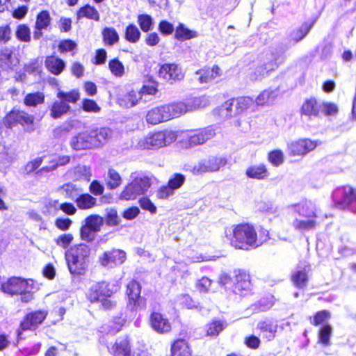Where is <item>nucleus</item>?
Masks as SVG:
<instances>
[{
	"mask_svg": "<svg viewBox=\"0 0 356 356\" xmlns=\"http://www.w3.org/2000/svg\"><path fill=\"white\" fill-rule=\"evenodd\" d=\"M254 104L250 97H241L236 99H229L225 102L220 108L221 115L230 118L242 113Z\"/></svg>",
	"mask_w": 356,
	"mask_h": 356,
	"instance_id": "nucleus-10",
	"label": "nucleus"
},
{
	"mask_svg": "<svg viewBox=\"0 0 356 356\" xmlns=\"http://www.w3.org/2000/svg\"><path fill=\"white\" fill-rule=\"evenodd\" d=\"M330 318V313L327 310H322L316 314L312 323L315 325H319L323 324Z\"/></svg>",
	"mask_w": 356,
	"mask_h": 356,
	"instance_id": "nucleus-62",
	"label": "nucleus"
},
{
	"mask_svg": "<svg viewBox=\"0 0 356 356\" xmlns=\"http://www.w3.org/2000/svg\"><path fill=\"white\" fill-rule=\"evenodd\" d=\"M76 43L70 39L61 40L58 44V49L60 52H67L74 50L76 47Z\"/></svg>",
	"mask_w": 356,
	"mask_h": 356,
	"instance_id": "nucleus-63",
	"label": "nucleus"
},
{
	"mask_svg": "<svg viewBox=\"0 0 356 356\" xmlns=\"http://www.w3.org/2000/svg\"><path fill=\"white\" fill-rule=\"evenodd\" d=\"M75 202L80 209L85 210L94 207L97 204V200L90 194L82 192Z\"/></svg>",
	"mask_w": 356,
	"mask_h": 356,
	"instance_id": "nucleus-38",
	"label": "nucleus"
},
{
	"mask_svg": "<svg viewBox=\"0 0 356 356\" xmlns=\"http://www.w3.org/2000/svg\"><path fill=\"white\" fill-rule=\"evenodd\" d=\"M234 273L235 275L234 293L241 296H245L252 289L250 275L241 270H235Z\"/></svg>",
	"mask_w": 356,
	"mask_h": 356,
	"instance_id": "nucleus-18",
	"label": "nucleus"
},
{
	"mask_svg": "<svg viewBox=\"0 0 356 356\" xmlns=\"http://www.w3.org/2000/svg\"><path fill=\"white\" fill-rule=\"evenodd\" d=\"M169 120L165 106H160L149 110L146 115V121L151 124H157Z\"/></svg>",
	"mask_w": 356,
	"mask_h": 356,
	"instance_id": "nucleus-26",
	"label": "nucleus"
},
{
	"mask_svg": "<svg viewBox=\"0 0 356 356\" xmlns=\"http://www.w3.org/2000/svg\"><path fill=\"white\" fill-rule=\"evenodd\" d=\"M86 17L95 21L99 20V14L97 10L90 5H86L81 7L77 12V18Z\"/></svg>",
	"mask_w": 356,
	"mask_h": 356,
	"instance_id": "nucleus-39",
	"label": "nucleus"
},
{
	"mask_svg": "<svg viewBox=\"0 0 356 356\" xmlns=\"http://www.w3.org/2000/svg\"><path fill=\"white\" fill-rule=\"evenodd\" d=\"M321 106L317 103L316 99L310 98L303 103L301 107V116L302 120H310L316 118L320 111Z\"/></svg>",
	"mask_w": 356,
	"mask_h": 356,
	"instance_id": "nucleus-25",
	"label": "nucleus"
},
{
	"mask_svg": "<svg viewBox=\"0 0 356 356\" xmlns=\"http://www.w3.org/2000/svg\"><path fill=\"white\" fill-rule=\"evenodd\" d=\"M225 325L220 321H213L207 325V334L209 336L216 337L222 331Z\"/></svg>",
	"mask_w": 356,
	"mask_h": 356,
	"instance_id": "nucleus-53",
	"label": "nucleus"
},
{
	"mask_svg": "<svg viewBox=\"0 0 356 356\" xmlns=\"http://www.w3.org/2000/svg\"><path fill=\"white\" fill-rule=\"evenodd\" d=\"M141 98L142 95L140 92L132 90L120 95L118 103L122 108H131L136 106Z\"/></svg>",
	"mask_w": 356,
	"mask_h": 356,
	"instance_id": "nucleus-28",
	"label": "nucleus"
},
{
	"mask_svg": "<svg viewBox=\"0 0 356 356\" xmlns=\"http://www.w3.org/2000/svg\"><path fill=\"white\" fill-rule=\"evenodd\" d=\"M132 181L127 184L120 195L124 200H135L138 196L145 195L152 185L151 179L145 175L131 173Z\"/></svg>",
	"mask_w": 356,
	"mask_h": 356,
	"instance_id": "nucleus-6",
	"label": "nucleus"
},
{
	"mask_svg": "<svg viewBox=\"0 0 356 356\" xmlns=\"http://www.w3.org/2000/svg\"><path fill=\"white\" fill-rule=\"evenodd\" d=\"M15 35L17 38L22 42H29L31 41V31L26 24H19L17 26Z\"/></svg>",
	"mask_w": 356,
	"mask_h": 356,
	"instance_id": "nucleus-48",
	"label": "nucleus"
},
{
	"mask_svg": "<svg viewBox=\"0 0 356 356\" xmlns=\"http://www.w3.org/2000/svg\"><path fill=\"white\" fill-rule=\"evenodd\" d=\"M335 207L356 213V190L350 186L337 188L332 193Z\"/></svg>",
	"mask_w": 356,
	"mask_h": 356,
	"instance_id": "nucleus-7",
	"label": "nucleus"
},
{
	"mask_svg": "<svg viewBox=\"0 0 356 356\" xmlns=\"http://www.w3.org/2000/svg\"><path fill=\"white\" fill-rule=\"evenodd\" d=\"M108 68L111 73L117 77H122L124 74V67L118 58H113L109 61Z\"/></svg>",
	"mask_w": 356,
	"mask_h": 356,
	"instance_id": "nucleus-49",
	"label": "nucleus"
},
{
	"mask_svg": "<svg viewBox=\"0 0 356 356\" xmlns=\"http://www.w3.org/2000/svg\"><path fill=\"white\" fill-rule=\"evenodd\" d=\"M140 31L134 24H129L125 29L124 38L131 43H136L140 38Z\"/></svg>",
	"mask_w": 356,
	"mask_h": 356,
	"instance_id": "nucleus-46",
	"label": "nucleus"
},
{
	"mask_svg": "<svg viewBox=\"0 0 356 356\" xmlns=\"http://www.w3.org/2000/svg\"><path fill=\"white\" fill-rule=\"evenodd\" d=\"M310 27L307 24L302 25L300 28L293 30L289 35V42L295 44L302 40L309 32Z\"/></svg>",
	"mask_w": 356,
	"mask_h": 356,
	"instance_id": "nucleus-40",
	"label": "nucleus"
},
{
	"mask_svg": "<svg viewBox=\"0 0 356 356\" xmlns=\"http://www.w3.org/2000/svg\"><path fill=\"white\" fill-rule=\"evenodd\" d=\"M245 175L251 179H264L269 174L266 166L260 164L248 167L246 169Z\"/></svg>",
	"mask_w": 356,
	"mask_h": 356,
	"instance_id": "nucleus-34",
	"label": "nucleus"
},
{
	"mask_svg": "<svg viewBox=\"0 0 356 356\" xmlns=\"http://www.w3.org/2000/svg\"><path fill=\"white\" fill-rule=\"evenodd\" d=\"M91 249L84 243L74 245L68 248L65 257L69 271L74 275L86 273L89 264Z\"/></svg>",
	"mask_w": 356,
	"mask_h": 356,
	"instance_id": "nucleus-1",
	"label": "nucleus"
},
{
	"mask_svg": "<svg viewBox=\"0 0 356 356\" xmlns=\"http://www.w3.org/2000/svg\"><path fill=\"white\" fill-rule=\"evenodd\" d=\"M309 270V266L300 268L292 275V281L294 285L299 289H304L307 286L308 282L307 273Z\"/></svg>",
	"mask_w": 356,
	"mask_h": 356,
	"instance_id": "nucleus-32",
	"label": "nucleus"
},
{
	"mask_svg": "<svg viewBox=\"0 0 356 356\" xmlns=\"http://www.w3.org/2000/svg\"><path fill=\"white\" fill-rule=\"evenodd\" d=\"M94 147H99L108 142L113 136V131L108 127H100L90 131Z\"/></svg>",
	"mask_w": 356,
	"mask_h": 356,
	"instance_id": "nucleus-24",
	"label": "nucleus"
},
{
	"mask_svg": "<svg viewBox=\"0 0 356 356\" xmlns=\"http://www.w3.org/2000/svg\"><path fill=\"white\" fill-rule=\"evenodd\" d=\"M47 316L45 310H38L27 314L20 323V330L17 331L18 337L22 334L21 330H34L40 325Z\"/></svg>",
	"mask_w": 356,
	"mask_h": 356,
	"instance_id": "nucleus-15",
	"label": "nucleus"
},
{
	"mask_svg": "<svg viewBox=\"0 0 356 356\" xmlns=\"http://www.w3.org/2000/svg\"><path fill=\"white\" fill-rule=\"evenodd\" d=\"M227 163V159L225 156H210L194 165L193 172L195 175H200L205 172H216Z\"/></svg>",
	"mask_w": 356,
	"mask_h": 356,
	"instance_id": "nucleus-11",
	"label": "nucleus"
},
{
	"mask_svg": "<svg viewBox=\"0 0 356 356\" xmlns=\"http://www.w3.org/2000/svg\"><path fill=\"white\" fill-rule=\"evenodd\" d=\"M126 259L125 252L121 250H113L104 252L99 257L100 264L104 267L113 268L122 264Z\"/></svg>",
	"mask_w": 356,
	"mask_h": 356,
	"instance_id": "nucleus-19",
	"label": "nucleus"
},
{
	"mask_svg": "<svg viewBox=\"0 0 356 356\" xmlns=\"http://www.w3.org/2000/svg\"><path fill=\"white\" fill-rule=\"evenodd\" d=\"M149 323L152 328L158 333H167L171 330L168 319L158 312H153L150 315Z\"/></svg>",
	"mask_w": 356,
	"mask_h": 356,
	"instance_id": "nucleus-23",
	"label": "nucleus"
},
{
	"mask_svg": "<svg viewBox=\"0 0 356 356\" xmlns=\"http://www.w3.org/2000/svg\"><path fill=\"white\" fill-rule=\"evenodd\" d=\"M74 175L77 179H83L87 181L90 180L92 176L90 168L86 165H78L75 168Z\"/></svg>",
	"mask_w": 356,
	"mask_h": 356,
	"instance_id": "nucleus-54",
	"label": "nucleus"
},
{
	"mask_svg": "<svg viewBox=\"0 0 356 356\" xmlns=\"http://www.w3.org/2000/svg\"><path fill=\"white\" fill-rule=\"evenodd\" d=\"M273 305V302L268 298H261L257 302L251 306V309L257 312H265L270 309Z\"/></svg>",
	"mask_w": 356,
	"mask_h": 356,
	"instance_id": "nucleus-56",
	"label": "nucleus"
},
{
	"mask_svg": "<svg viewBox=\"0 0 356 356\" xmlns=\"http://www.w3.org/2000/svg\"><path fill=\"white\" fill-rule=\"evenodd\" d=\"M293 211L294 220L292 225L295 229L305 232L313 229L316 226V207L309 200L302 201L291 206Z\"/></svg>",
	"mask_w": 356,
	"mask_h": 356,
	"instance_id": "nucleus-2",
	"label": "nucleus"
},
{
	"mask_svg": "<svg viewBox=\"0 0 356 356\" xmlns=\"http://www.w3.org/2000/svg\"><path fill=\"white\" fill-rule=\"evenodd\" d=\"M159 76L170 84L184 79V74L181 68L175 63H165L161 66Z\"/></svg>",
	"mask_w": 356,
	"mask_h": 356,
	"instance_id": "nucleus-17",
	"label": "nucleus"
},
{
	"mask_svg": "<svg viewBox=\"0 0 356 356\" xmlns=\"http://www.w3.org/2000/svg\"><path fill=\"white\" fill-rule=\"evenodd\" d=\"M35 289L33 280H25L18 277L10 278L1 284V290L11 296L20 295L23 302H29L33 298Z\"/></svg>",
	"mask_w": 356,
	"mask_h": 356,
	"instance_id": "nucleus-4",
	"label": "nucleus"
},
{
	"mask_svg": "<svg viewBox=\"0 0 356 356\" xmlns=\"http://www.w3.org/2000/svg\"><path fill=\"white\" fill-rule=\"evenodd\" d=\"M95 290H99L102 298H110L117 291V288L106 282H100L95 283Z\"/></svg>",
	"mask_w": 356,
	"mask_h": 356,
	"instance_id": "nucleus-44",
	"label": "nucleus"
},
{
	"mask_svg": "<svg viewBox=\"0 0 356 356\" xmlns=\"http://www.w3.org/2000/svg\"><path fill=\"white\" fill-rule=\"evenodd\" d=\"M83 223L97 233L100 231L104 220L103 218L98 215H90L84 220Z\"/></svg>",
	"mask_w": 356,
	"mask_h": 356,
	"instance_id": "nucleus-45",
	"label": "nucleus"
},
{
	"mask_svg": "<svg viewBox=\"0 0 356 356\" xmlns=\"http://www.w3.org/2000/svg\"><path fill=\"white\" fill-rule=\"evenodd\" d=\"M18 63L12 49L3 47L0 49V65L4 70H12Z\"/></svg>",
	"mask_w": 356,
	"mask_h": 356,
	"instance_id": "nucleus-27",
	"label": "nucleus"
},
{
	"mask_svg": "<svg viewBox=\"0 0 356 356\" xmlns=\"http://www.w3.org/2000/svg\"><path fill=\"white\" fill-rule=\"evenodd\" d=\"M70 109V106L60 99L59 101H55L51 107L50 115L54 119L60 118L62 115L66 114Z\"/></svg>",
	"mask_w": 356,
	"mask_h": 356,
	"instance_id": "nucleus-37",
	"label": "nucleus"
},
{
	"mask_svg": "<svg viewBox=\"0 0 356 356\" xmlns=\"http://www.w3.org/2000/svg\"><path fill=\"white\" fill-rule=\"evenodd\" d=\"M198 33L195 31L188 29L184 24L179 23L175 29V38L179 41H184L197 38Z\"/></svg>",
	"mask_w": 356,
	"mask_h": 356,
	"instance_id": "nucleus-35",
	"label": "nucleus"
},
{
	"mask_svg": "<svg viewBox=\"0 0 356 356\" xmlns=\"http://www.w3.org/2000/svg\"><path fill=\"white\" fill-rule=\"evenodd\" d=\"M58 98L62 101L68 103H76L80 97L79 92L76 90H72L69 92L59 91L57 94Z\"/></svg>",
	"mask_w": 356,
	"mask_h": 356,
	"instance_id": "nucleus-52",
	"label": "nucleus"
},
{
	"mask_svg": "<svg viewBox=\"0 0 356 356\" xmlns=\"http://www.w3.org/2000/svg\"><path fill=\"white\" fill-rule=\"evenodd\" d=\"M60 193L65 196V198H69L74 202L78 198L79 195L83 192L81 187H78L76 184L72 183H67L63 184L59 188Z\"/></svg>",
	"mask_w": 356,
	"mask_h": 356,
	"instance_id": "nucleus-31",
	"label": "nucleus"
},
{
	"mask_svg": "<svg viewBox=\"0 0 356 356\" xmlns=\"http://www.w3.org/2000/svg\"><path fill=\"white\" fill-rule=\"evenodd\" d=\"M141 286L136 280H131L127 286L128 306L131 310H137L145 307V300L140 296Z\"/></svg>",
	"mask_w": 356,
	"mask_h": 356,
	"instance_id": "nucleus-13",
	"label": "nucleus"
},
{
	"mask_svg": "<svg viewBox=\"0 0 356 356\" xmlns=\"http://www.w3.org/2000/svg\"><path fill=\"white\" fill-rule=\"evenodd\" d=\"M158 29L164 35H170L175 31L173 24L166 20H162L159 22Z\"/></svg>",
	"mask_w": 356,
	"mask_h": 356,
	"instance_id": "nucleus-64",
	"label": "nucleus"
},
{
	"mask_svg": "<svg viewBox=\"0 0 356 356\" xmlns=\"http://www.w3.org/2000/svg\"><path fill=\"white\" fill-rule=\"evenodd\" d=\"M82 108L86 112L99 113L101 108L95 101L90 99H84L82 102Z\"/></svg>",
	"mask_w": 356,
	"mask_h": 356,
	"instance_id": "nucleus-59",
	"label": "nucleus"
},
{
	"mask_svg": "<svg viewBox=\"0 0 356 356\" xmlns=\"http://www.w3.org/2000/svg\"><path fill=\"white\" fill-rule=\"evenodd\" d=\"M332 333V326L327 323L323 324L318 331V342L322 343L324 346H330Z\"/></svg>",
	"mask_w": 356,
	"mask_h": 356,
	"instance_id": "nucleus-41",
	"label": "nucleus"
},
{
	"mask_svg": "<svg viewBox=\"0 0 356 356\" xmlns=\"http://www.w3.org/2000/svg\"><path fill=\"white\" fill-rule=\"evenodd\" d=\"M215 135V130L211 126L191 131L188 138V146L193 147L202 145Z\"/></svg>",
	"mask_w": 356,
	"mask_h": 356,
	"instance_id": "nucleus-20",
	"label": "nucleus"
},
{
	"mask_svg": "<svg viewBox=\"0 0 356 356\" xmlns=\"http://www.w3.org/2000/svg\"><path fill=\"white\" fill-rule=\"evenodd\" d=\"M186 180L185 176L181 173H174L169 179L168 184L161 186L156 193L159 199H167L175 193V191L180 188Z\"/></svg>",
	"mask_w": 356,
	"mask_h": 356,
	"instance_id": "nucleus-16",
	"label": "nucleus"
},
{
	"mask_svg": "<svg viewBox=\"0 0 356 356\" xmlns=\"http://www.w3.org/2000/svg\"><path fill=\"white\" fill-rule=\"evenodd\" d=\"M195 74L198 76L197 80L200 83H207L220 76L221 70L218 65H214L211 69H201L197 71Z\"/></svg>",
	"mask_w": 356,
	"mask_h": 356,
	"instance_id": "nucleus-29",
	"label": "nucleus"
},
{
	"mask_svg": "<svg viewBox=\"0 0 356 356\" xmlns=\"http://www.w3.org/2000/svg\"><path fill=\"white\" fill-rule=\"evenodd\" d=\"M34 120L35 118L33 115L14 108L5 117L3 123L8 128H12L17 124L22 126H31L33 124Z\"/></svg>",
	"mask_w": 356,
	"mask_h": 356,
	"instance_id": "nucleus-12",
	"label": "nucleus"
},
{
	"mask_svg": "<svg viewBox=\"0 0 356 356\" xmlns=\"http://www.w3.org/2000/svg\"><path fill=\"white\" fill-rule=\"evenodd\" d=\"M47 69L54 75H59L65 67V63L55 56H47L44 61Z\"/></svg>",
	"mask_w": 356,
	"mask_h": 356,
	"instance_id": "nucleus-30",
	"label": "nucleus"
},
{
	"mask_svg": "<svg viewBox=\"0 0 356 356\" xmlns=\"http://www.w3.org/2000/svg\"><path fill=\"white\" fill-rule=\"evenodd\" d=\"M284 60V55L283 51L275 49L274 51L266 52L265 56L259 59L257 67L250 73V79L253 81L261 80L267 76L270 72L275 70Z\"/></svg>",
	"mask_w": 356,
	"mask_h": 356,
	"instance_id": "nucleus-3",
	"label": "nucleus"
},
{
	"mask_svg": "<svg viewBox=\"0 0 356 356\" xmlns=\"http://www.w3.org/2000/svg\"><path fill=\"white\" fill-rule=\"evenodd\" d=\"M70 146L74 150H82L94 148V143L90 131H85L73 136L70 140Z\"/></svg>",
	"mask_w": 356,
	"mask_h": 356,
	"instance_id": "nucleus-22",
	"label": "nucleus"
},
{
	"mask_svg": "<svg viewBox=\"0 0 356 356\" xmlns=\"http://www.w3.org/2000/svg\"><path fill=\"white\" fill-rule=\"evenodd\" d=\"M44 102V95L40 92L28 93L24 99V104L27 106L35 107Z\"/></svg>",
	"mask_w": 356,
	"mask_h": 356,
	"instance_id": "nucleus-42",
	"label": "nucleus"
},
{
	"mask_svg": "<svg viewBox=\"0 0 356 356\" xmlns=\"http://www.w3.org/2000/svg\"><path fill=\"white\" fill-rule=\"evenodd\" d=\"M74 239L73 235L72 234H63L60 235L56 240V243L57 245L66 249L71 244Z\"/></svg>",
	"mask_w": 356,
	"mask_h": 356,
	"instance_id": "nucleus-61",
	"label": "nucleus"
},
{
	"mask_svg": "<svg viewBox=\"0 0 356 356\" xmlns=\"http://www.w3.org/2000/svg\"><path fill=\"white\" fill-rule=\"evenodd\" d=\"M268 161L275 166H279L284 162V155L280 150H274L268 154Z\"/></svg>",
	"mask_w": 356,
	"mask_h": 356,
	"instance_id": "nucleus-60",
	"label": "nucleus"
},
{
	"mask_svg": "<svg viewBox=\"0 0 356 356\" xmlns=\"http://www.w3.org/2000/svg\"><path fill=\"white\" fill-rule=\"evenodd\" d=\"M112 352L114 356H131V348L127 338L118 339L112 348Z\"/></svg>",
	"mask_w": 356,
	"mask_h": 356,
	"instance_id": "nucleus-33",
	"label": "nucleus"
},
{
	"mask_svg": "<svg viewBox=\"0 0 356 356\" xmlns=\"http://www.w3.org/2000/svg\"><path fill=\"white\" fill-rule=\"evenodd\" d=\"M206 100L204 97H194L187 100L186 102H177L164 105L169 120L177 118L187 112L192 111L201 106H204L203 102Z\"/></svg>",
	"mask_w": 356,
	"mask_h": 356,
	"instance_id": "nucleus-9",
	"label": "nucleus"
},
{
	"mask_svg": "<svg viewBox=\"0 0 356 356\" xmlns=\"http://www.w3.org/2000/svg\"><path fill=\"white\" fill-rule=\"evenodd\" d=\"M51 22V17L49 13L47 10L41 11L38 15L36 18L35 25L39 27V29H47Z\"/></svg>",
	"mask_w": 356,
	"mask_h": 356,
	"instance_id": "nucleus-55",
	"label": "nucleus"
},
{
	"mask_svg": "<svg viewBox=\"0 0 356 356\" xmlns=\"http://www.w3.org/2000/svg\"><path fill=\"white\" fill-rule=\"evenodd\" d=\"M278 325L270 319L259 321L256 327L259 335L266 341H270L275 337Z\"/></svg>",
	"mask_w": 356,
	"mask_h": 356,
	"instance_id": "nucleus-21",
	"label": "nucleus"
},
{
	"mask_svg": "<svg viewBox=\"0 0 356 356\" xmlns=\"http://www.w3.org/2000/svg\"><path fill=\"white\" fill-rule=\"evenodd\" d=\"M321 144V142L319 140H312L309 138L300 139L289 144V153L291 156H305Z\"/></svg>",
	"mask_w": 356,
	"mask_h": 356,
	"instance_id": "nucleus-14",
	"label": "nucleus"
},
{
	"mask_svg": "<svg viewBox=\"0 0 356 356\" xmlns=\"http://www.w3.org/2000/svg\"><path fill=\"white\" fill-rule=\"evenodd\" d=\"M275 92L272 90H264L256 98L257 105L263 106L273 101L275 98Z\"/></svg>",
	"mask_w": 356,
	"mask_h": 356,
	"instance_id": "nucleus-50",
	"label": "nucleus"
},
{
	"mask_svg": "<svg viewBox=\"0 0 356 356\" xmlns=\"http://www.w3.org/2000/svg\"><path fill=\"white\" fill-rule=\"evenodd\" d=\"M103 40L106 44L113 45L119 41V35L114 28L105 27L102 31Z\"/></svg>",
	"mask_w": 356,
	"mask_h": 356,
	"instance_id": "nucleus-43",
	"label": "nucleus"
},
{
	"mask_svg": "<svg viewBox=\"0 0 356 356\" xmlns=\"http://www.w3.org/2000/svg\"><path fill=\"white\" fill-rule=\"evenodd\" d=\"M138 22L143 32H148L152 29L153 19L152 17L149 15H139L138 17Z\"/></svg>",
	"mask_w": 356,
	"mask_h": 356,
	"instance_id": "nucleus-51",
	"label": "nucleus"
},
{
	"mask_svg": "<svg viewBox=\"0 0 356 356\" xmlns=\"http://www.w3.org/2000/svg\"><path fill=\"white\" fill-rule=\"evenodd\" d=\"M171 352L172 356H191L189 346L184 339L175 341L172 346Z\"/></svg>",
	"mask_w": 356,
	"mask_h": 356,
	"instance_id": "nucleus-36",
	"label": "nucleus"
},
{
	"mask_svg": "<svg viewBox=\"0 0 356 356\" xmlns=\"http://www.w3.org/2000/svg\"><path fill=\"white\" fill-rule=\"evenodd\" d=\"M122 183V179L119 173L114 169H109L108 171L107 186L109 188L113 189L118 187Z\"/></svg>",
	"mask_w": 356,
	"mask_h": 356,
	"instance_id": "nucleus-47",
	"label": "nucleus"
},
{
	"mask_svg": "<svg viewBox=\"0 0 356 356\" xmlns=\"http://www.w3.org/2000/svg\"><path fill=\"white\" fill-rule=\"evenodd\" d=\"M230 243L236 248L245 250L259 246L254 228L249 224L238 225L233 229Z\"/></svg>",
	"mask_w": 356,
	"mask_h": 356,
	"instance_id": "nucleus-5",
	"label": "nucleus"
},
{
	"mask_svg": "<svg viewBox=\"0 0 356 356\" xmlns=\"http://www.w3.org/2000/svg\"><path fill=\"white\" fill-rule=\"evenodd\" d=\"M96 235V232L88 227L84 223H82L80 229V237L83 241L92 242L95 240Z\"/></svg>",
	"mask_w": 356,
	"mask_h": 356,
	"instance_id": "nucleus-57",
	"label": "nucleus"
},
{
	"mask_svg": "<svg viewBox=\"0 0 356 356\" xmlns=\"http://www.w3.org/2000/svg\"><path fill=\"white\" fill-rule=\"evenodd\" d=\"M177 133L172 130H164L147 136L138 145L143 149H157L167 146L177 139Z\"/></svg>",
	"mask_w": 356,
	"mask_h": 356,
	"instance_id": "nucleus-8",
	"label": "nucleus"
},
{
	"mask_svg": "<svg viewBox=\"0 0 356 356\" xmlns=\"http://www.w3.org/2000/svg\"><path fill=\"white\" fill-rule=\"evenodd\" d=\"M106 222L108 225H117L120 223V218L117 211L115 209H107L106 210Z\"/></svg>",
	"mask_w": 356,
	"mask_h": 356,
	"instance_id": "nucleus-58",
	"label": "nucleus"
}]
</instances>
